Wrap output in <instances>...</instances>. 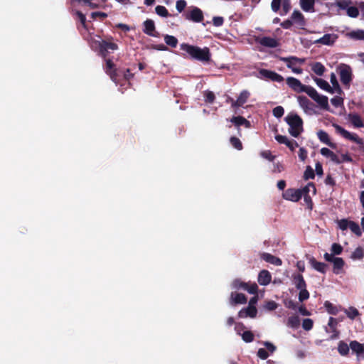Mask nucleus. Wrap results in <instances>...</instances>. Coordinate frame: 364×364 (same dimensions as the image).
Instances as JSON below:
<instances>
[{"instance_id":"obj_1","label":"nucleus","mask_w":364,"mask_h":364,"mask_svg":"<svg viewBox=\"0 0 364 364\" xmlns=\"http://www.w3.org/2000/svg\"><path fill=\"white\" fill-rule=\"evenodd\" d=\"M181 50L186 52L192 58L202 63H209L211 60V53L208 47L203 48L188 43L181 44Z\"/></svg>"},{"instance_id":"obj_2","label":"nucleus","mask_w":364,"mask_h":364,"mask_svg":"<svg viewBox=\"0 0 364 364\" xmlns=\"http://www.w3.org/2000/svg\"><path fill=\"white\" fill-rule=\"evenodd\" d=\"M284 120L289 126V132L292 136L298 137L304 131L303 120L297 114L290 113Z\"/></svg>"},{"instance_id":"obj_3","label":"nucleus","mask_w":364,"mask_h":364,"mask_svg":"<svg viewBox=\"0 0 364 364\" xmlns=\"http://www.w3.org/2000/svg\"><path fill=\"white\" fill-rule=\"evenodd\" d=\"M99 53L100 55L107 58L110 53L118 49V45L113 41L112 37L102 39L98 42Z\"/></svg>"},{"instance_id":"obj_4","label":"nucleus","mask_w":364,"mask_h":364,"mask_svg":"<svg viewBox=\"0 0 364 364\" xmlns=\"http://www.w3.org/2000/svg\"><path fill=\"white\" fill-rule=\"evenodd\" d=\"M333 127L335 128L336 132L341 135L343 138L353 141L358 145H362L363 144V139L360 138L356 134L349 132L337 124H333Z\"/></svg>"},{"instance_id":"obj_5","label":"nucleus","mask_w":364,"mask_h":364,"mask_svg":"<svg viewBox=\"0 0 364 364\" xmlns=\"http://www.w3.org/2000/svg\"><path fill=\"white\" fill-rule=\"evenodd\" d=\"M106 59V65L105 68V72L108 74L114 82H117L119 80V77L120 76L119 70L115 68V65L112 62V60L109 58Z\"/></svg>"},{"instance_id":"obj_6","label":"nucleus","mask_w":364,"mask_h":364,"mask_svg":"<svg viewBox=\"0 0 364 364\" xmlns=\"http://www.w3.org/2000/svg\"><path fill=\"white\" fill-rule=\"evenodd\" d=\"M339 75L341 82L344 85L349 87L352 80V70L350 67L347 65H343V66L340 68Z\"/></svg>"},{"instance_id":"obj_7","label":"nucleus","mask_w":364,"mask_h":364,"mask_svg":"<svg viewBox=\"0 0 364 364\" xmlns=\"http://www.w3.org/2000/svg\"><path fill=\"white\" fill-rule=\"evenodd\" d=\"M203 11L198 7H193L191 11L186 14V19L195 23H200L203 21Z\"/></svg>"},{"instance_id":"obj_8","label":"nucleus","mask_w":364,"mask_h":364,"mask_svg":"<svg viewBox=\"0 0 364 364\" xmlns=\"http://www.w3.org/2000/svg\"><path fill=\"white\" fill-rule=\"evenodd\" d=\"M255 41L261 46L269 48H274L279 46V43L276 38L268 36H258L255 38Z\"/></svg>"},{"instance_id":"obj_9","label":"nucleus","mask_w":364,"mask_h":364,"mask_svg":"<svg viewBox=\"0 0 364 364\" xmlns=\"http://www.w3.org/2000/svg\"><path fill=\"white\" fill-rule=\"evenodd\" d=\"M350 347L353 354H355L358 360L364 359V343H360L357 341H351Z\"/></svg>"},{"instance_id":"obj_10","label":"nucleus","mask_w":364,"mask_h":364,"mask_svg":"<svg viewBox=\"0 0 364 364\" xmlns=\"http://www.w3.org/2000/svg\"><path fill=\"white\" fill-rule=\"evenodd\" d=\"M300 192L299 189L288 188L283 193L282 196L285 200L297 202L301 198Z\"/></svg>"},{"instance_id":"obj_11","label":"nucleus","mask_w":364,"mask_h":364,"mask_svg":"<svg viewBox=\"0 0 364 364\" xmlns=\"http://www.w3.org/2000/svg\"><path fill=\"white\" fill-rule=\"evenodd\" d=\"M277 141L281 144H285L291 151L299 146L298 143L294 139H289L286 136L277 134L275 136Z\"/></svg>"},{"instance_id":"obj_12","label":"nucleus","mask_w":364,"mask_h":364,"mask_svg":"<svg viewBox=\"0 0 364 364\" xmlns=\"http://www.w3.org/2000/svg\"><path fill=\"white\" fill-rule=\"evenodd\" d=\"M250 97V92L247 90H243L240 92L239 97L237 100H234L232 98H230V101L231 102L232 107H242L245 103L247 102L248 98Z\"/></svg>"},{"instance_id":"obj_13","label":"nucleus","mask_w":364,"mask_h":364,"mask_svg":"<svg viewBox=\"0 0 364 364\" xmlns=\"http://www.w3.org/2000/svg\"><path fill=\"white\" fill-rule=\"evenodd\" d=\"M286 82L288 86L294 91L298 93L302 92L301 90H303L305 85H303L298 79L294 77H289L287 78Z\"/></svg>"},{"instance_id":"obj_14","label":"nucleus","mask_w":364,"mask_h":364,"mask_svg":"<svg viewBox=\"0 0 364 364\" xmlns=\"http://www.w3.org/2000/svg\"><path fill=\"white\" fill-rule=\"evenodd\" d=\"M143 25H144L143 32L145 34L150 36H154V37L156 36V32L155 31L156 30L155 23L153 20L148 18L145 21H144Z\"/></svg>"},{"instance_id":"obj_15","label":"nucleus","mask_w":364,"mask_h":364,"mask_svg":"<svg viewBox=\"0 0 364 364\" xmlns=\"http://www.w3.org/2000/svg\"><path fill=\"white\" fill-rule=\"evenodd\" d=\"M260 258L265 262L276 266H281L282 264V261L280 258L275 257L270 253L263 252L260 255Z\"/></svg>"},{"instance_id":"obj_16","label":"nucleus","mask_w":364,"mask_h":364,"mask_svg":"<svg viewBox=\"0 0 364 364\" xmlns=\"http://www.w3.org/2000/svg\"><path fill=\"white\" fill-rule=\"evenodd\" d=\"M280 60L286 63L287 67L291 70L297 63L302 64L305 61L304 58H299L296 56L281 57Z\"/></svg>"},{"instance_id":"obj_17","label":"nucleus","mask_w":364,"mask_h":364,"mask_svg":"<svg viewBox=\"0 0 364 364\" xmlns=\"http://www.w3.org/2000/svg\"><path fill=\"white\" fill-rule=\"evenodd\" d=\"M247 297L244 294L242 293H234L232 292L230 295V304H244L247 303Z\"/></svg>"},{"instance_id":"obj_18","label":"nucleus","mask_w":364,"mask_h":364,"mask_svg":"<svg viewBox=\"0 0 364 364\" xmlns=\"http://www.w3.org/2000/svg\"><path fill=\"white\" fill-rule=\"evenodd\" d=\"M272 276L268 270H262L258 275V283L260 285L266 286L271 282Z\"/></svg>"},{"instance_id":"obj_19","label":"nucleus","mask_w":364,"mask_h":364,"mask_svg":"<svg viewBox=\"0 0 364 364\" xmlns=\"http://www.w3.org/2000/svg\"><path fill=\"white\" fill-rule=\"evenodd\" d=\"M317 136L318 139L323 144L328 145L331 149H336V144L331 141L329 136L327 132L323 130H319L317 132Z\"/></svg>"},{"instance_id":"obj_20","label":"nucleus","mask_w":364,"mask_h":364,"mask_svg":"<svg viewBox=\"0 0 364 364\" xmlns=\"http://www.w3.org/2000/svg\"><path fill=\"white\" fill-rule=\"evenodd\" d=\"M309 264L316 271L325 274L327 269V264L324 262H318L314 257L309 259Z\"/></svg>"},{"instance_id":"obj_21","label":"nucleus","mask_w":364,"mask_h":364,"mask_svg":"<svg viewBox=\"0 0 364 364\" xmlns=\"http://www.w3.org/2000/svg\"><path fill=\"white\" fill-rule=\"evenodd\" d=\"M348 119L355 128L364 127V123L360 116L356 113H349L348 114Z\"/></svg>"},{"instance_id":"obj_22","label":"nucleus","mask_w":364,"mask_h":364,"mask_svg":"<svg viewBox=\"0 0 364 364\" xmlns=\"http://www.w3.org/2000/svg\"><path fill=\"white\" fill-rule=\"evenodd\" d=\"M292 22L296 23L298 26L303 27L306 25V21L304 15L297 10L294 11L291 16Z\"/></svg>"},{"instance_id":"obj_23","label":"nucleus","mask_w":364,"mask_h":364,"mask_svg":"<svg viewBox=\"0 0 364 364\" xmlns=\"http://www.w3.org/2000/svg\"><path fill=\"white\" fill-rule=\"evenodd\" d=\"M336 37L335 35L327 33L323 35L319 39L315 41V43L331 46L335 42Z\"/></svg>"},{"instance_id":"obj_24","label":"nucleus","mask_w":364,"mask_h":364,"mask_svg":"<svg viewBox=\"0 0 364 364\" xmlns=\"http://www.w3.org/2000/svg\"><path fill=\"white\" fill-rule=\"evenodd\" d=\"M292 278H293V283L297 289L301 290V289L306 288V283L302 274H293Z\"/></svg>"},{"instance_id":"obj_25","label":"nucleus","mask_w":364,"mask_h":364,"mask_svg":"<svg viewBox=\"0 0 364 364\" xmlns=\"http://www.w3.org/2000/svg\"><path fill=\"white\" fill-rule=\"evenodd\" d=\"M230 122L237 127L245 126L247 128H250L251 126L250 121L242 116L232 117Z\"/></svg>"},{"instance_id":"obj_26","label":"nucleus","mask_w":364,"mask_h":364,"mask_svg":"<svg viewBox=\"0 0 364 364\" xmlns=\"http://www.w3.org/2000/svg\"><path fill=\"white\" fill-rule=\"evenodd\" d=\"M315 0H300V6L306 12H315Z\"/></svg>"},{"instance_id":"obj_27","label":"nucleus","mask_w":364,"mask_h":364,"mask_svg":"<svg viewBox=\"0 0 364 364\" xmlns=\"http://www.w3.org/2000/svg\"><path fill=\"white\" fill-rule=\"evenodd\" d=\"M320 152L323 156L330 158L333 162L339 164V157L329 149L323 147Z\"/></svg>"},{"instance_id":"obj_28","label":"nucleus","mask_w":364,"mask_h":364,"mask_svg":"<svg viewBox=\"0 0 364 364\" xmlns=\"http://www.w3.org/2000/svg\"><path fill=\"white\" fill-rule=\"evenodd\" d=\"M333 272L336 274H339L345 265V262L341 257H336L333 262Z\"/></svg>"},{"instance_id":"obj_29","label":"nucleus","mask_w":364,"mask_h":364,"mask_svg":"<svg viewBox=\"0 0 364 364\" xmlns=\"http://www.w3.org/2000/svg\"><path fill=\"white\" fill-rule=\"evenodd\" d=\"M316 85L322 90L330 92L331 94L333 93V89L330 86L328 82L323 79L316 77L314 79Z\"/></svg>"},{"instance_id":"obj_30","label":"nucleus","mask_w":364,"mask_h":364,"mask_svg":"<svg viewBox=\"0 0 364 364\" xmlns=\"http://www.w3.org/2000/svg\"><path fill=\"white\" fill-rule=\"evenodd\" d=\"M338 352L342 356H347L350 349V344L348 345L345 341H340L338 343Z\"/></svg>"},{"instance_id":"obj_31","label":"nucleus","mask_w":364,"mask_h":364,"mask_svg":"<svg viewBox=\"0 0 364 364\" xmlns=\"http://www.w3.org/2000/svg\"><path fill=\"white\" fill-rule=\"evenodd\" d=\"M311 70L317 75L321 76L323 75L326 68L321 63L316 62L311 65Z\"/></svg>"},{"instance_id":"obj_32","label":"nucleus","mask_w":364,"mask_h":364,"mask_svg":"<svg viewBox=\"0 0 364 364\" xmlns=\"http://www.w3.org/2000/svg\"><path fill=\"white\" fill-rule=\"evenodd\" d=\"M315 102H316L321 107H322L324 109H328V99L326 96L324 95H320L319 94L317 95V97L314 100Z\"/></svg>"},{"instance_id":"obj_33","label":"nucleus","mask_w":364,"mask_h":364,"mask_svg":"<svg viewBox=\"0 0 364 364\" xmlns=\"http://www.w3.org/2000/svg\"><path fill=\"white\" fill-rule=\"evenodd\" d=\"M330 81L332 84V88L333 89V92H336L338 94L341 95L343 91L340 87V85L337 80L336 75L332 73L330 76Z\"/></svg>"},{"instance_id":"obj_34","label":"nucleus","mask_w":364,"mask_h":364,"mask_svg":"<svg viewBox=\"0 0 364 364\" xmlns=\"http://www.w3.org/2000/svg\"><path fill=\"white\" fill-rule=\"evenodd\" d=\"M300 325V319L299 317L296 315L291 316L288 318L287 320V326L293 328H297Z\"/></svg>"},{"instance_id":"obj_35","label":"nucleus","mask_w":364,"mask_h":364,"mask_svg":"<svg viewBox=\"0 0 364 364\" xmlns=\"http://www.w3.org/2000/svg\"><path fill=\"white\" fill-rule=\"evenodd\" d=\"M335 6L340 10H346L348 7L353 4L351 0H335Z\"/></svg>"},{"instance_id":"obj_36","label":"nucleus","mask_w":364,"mask_h":364,"mask_svg":"<svg viewBox=\"0 0 364 364\" xmlns=\"http://www.w3.org/2000/svg\"><path fill=\"white\" fill-rule=\"evenodd\" d=\"M364 257V250L361 247H358L351 254L350 258L353 260H360Z\"/></svg>"},{"instance_id":"obj_37","label":"nucleus","mask_w":364,"mask_h":364,"mask_svg":"<svg viewBox=\"0 0 364 364\" xmlns=\"http://www.w3.org/2000/svg\"><path fill=\"white\" fill-rule=\"evenodd\" d=\"M301 90L302 92H306L313 100L318 95L317 91L311 86L304 85V87Z\"/></svg>"},{"instance_id":"obj_38","label":"nucleus","mask_w":364,"mask_h":364,"mask_svg":"<svg viewBox=\"0 0 364 364\" xmlns=\"http://www.w3.org/2000/svg\"><path fill=\"white\" fill-rule=\"evenodd\" d=\"M164 41L168 46L172 48H176L177 46L178 39L173 36L166 35L164 36Z\"/></svg>"},{"instance_id":"obj_39","label":"nucleus","mask_w":364,"mask_h":364,"mask_svg":"<svg viewBox=\"0 0 364 364\" xmlns=\"http://www.w3.org/2000/svg\"><path fill=\"white\" fill-rule=\"evenodd\" d=\"M155 11H156V14L159 15V16L164 17V18L169 16V13L167 9L164 6H161V5L156 6L155 8Z\"/></svg>"},{"instance_id":"obj_40","label":"nucleus","mask_w":364,"mask_h":364,"mask_svg":"<svg viewBox=\"0 0 364 364\" xmlns=\"http://www.w3.org/2000/svg\"><path fill=\"white\" fill-rule=\"evenodd\" d=\"M348 228L358 237H360L362 235V232L360 230V226L358 223L354 221H350Z\"/></svg>"},{"instance_id":"obj_41","label":"nucleus","mask_w":364,"mask_h":364,"mask_svg":"<svg viewBox=\"0 0 364 364\" xmlns=\"http://www.w3.org/2000/svg\"><path fill=\"white\" fill-rule=\"evenodd\" d=\"M242 339L245 343H251L255 339L254 333L250 331H245L242 334Z\"/></svg>"},{"instance_id":"obj_42","label":"nucleus","mask_w":364,"mask_h":364,"mask_svg":"<svg viewBox=\"0 0 364 364\" xmlns=\"http://www.w3.org/2000/svg\"><path fill=\"white\" fill-rule=\"evenodd\" d=\"M247 284L245 282L241 281L239 279H235L232 283V287L235 289H243L245 290L246 287H247Z\"/></svg>"},{"instance_id":"obj_43","label":"nucleus","mask_w":364,"mask_h":364,"mask_svg":"<svg viewBox=\"0 0 364 364\" xmlns=\"http://www.w3.org/2000/svg\"><path fill=\"white\" fill-rule=\"evenodd\" d=\"M346 14L351 18H357L359 15V10L356 6L350 5L346 10Z\"/></svg>"},{"instance_id":"obj_44","label":"nucleus","mask_w":364,"mask_h":364,"mask_svg":"<svg viewBox=\"0 0 364 364\" xmlns=\"http://www.w3.org/2000/svg\"><path fill=\"white\" fill-rule=\"evenodd\" d=\"M231 145L237 150H242L243 146L241 141L236 136H231L230 139Z\"/></svg>"},{"instance_id":"obj_45","label":"nucleus","mask_w":364,"mask_h":364,"mask_svg":"<svg viewBox=\"0 0 364 364\" xmlns=\"http://www.w3.org/2000/svg\"><path fill=\"white\" fill-rule=\"evenodd\" d=\"M350 36L354 40H363L364 41V30L353 31L350 33Z\"/></svg>"},{"instance_id":"obj_46","label":"nucleus","mask_w":364,"mask_h":364,"mask_svg":"<svg viewBox=\"0 0 364 364\" xmlns=\"http://www.w3.org/2000/svg\"><path fill=\"white\" fill-rule=\"evenodd\" d=\"M345 312L347 316L350 319H355V318L360 314L358 310L353 306L349 307Z\"/></svg>"},{"instance_id":"obj_47","label":"nucleus","mask_w":364,"mask_h":364,"mask_svg":"<svg viewBox=\"0 0 364 364\" xmlns=\"http://www.w3.org/2000/svg\"><path fill=\"white\" fill-rule=\"evenodd\" d=\"M315 177V173H314V171L313 170V168L310 166H306V168L304 173V179L307 181L309 179H314Z\"/></svg>"},{"instance_id":"obj_48","label":"nucleus","mask_w":364,"mask_h":364,"mask_svg":"<svg viewBox=\"0 0 364 364\" xmlns=\"http://www.w3.org/2000/svg\"><path fill=\"white\" fill-rule=\"evenodd\" d=\"M310 187H311L314 190V193H316V187L314 183L310 182L306 186H304L303 188L299 189L301 193V196H304L306 194H309L310 191Z\"/></svg>"},{"instance_id":"obj_49","label":"nucleus","mask_w":364,"mask_h":364,"mask_svg":"<svg viewBox=\"0 0 364 364\" xmlns=\"http://www.w3.org/2000/svg\"><path fill=\"white\" fill-rule=\"evenodd\" d=\"M324 306L326 309L327 311L332 315H336L338 314V309L336 306H335L333 304H331L330 301H326L324 303Z\"/></svg>"},{"instance_id":"obj_50","label":"nucleus","mask_w":364,"mask_h":364,"mask_svg":"<svg viewBox=\"0 0 364 364\" xmlns=\"http://www.w3.org/2000/svg\"><path fill=\"white\" fill-rule=\"evenodd\" d=\"M343 250V247L338 243H333L331 248V251L333 255H341Z\"/></svg>"},{"instance_id":"obj_51","label":"nucleus","mask_w":364,"mask_h":364,"mask_svg":"<svg viewBox=\"0 0 364 364\" xmlns=\"http://www.w3.org/2000/svg\"><path fill=\"white\" fill-rule=\"evenodd\" d=\"M247 316L250 318H255L257 314V310L255 306H248L247 308H244Z\"/></svg>"},{"instance_id":"obj_52","label":"nucleus","mask_w":364,"mask_h":364,"mask_svg":"<svg viewBox=\"0 0 364 364\" xmlns=\"http://www.w3.org/2000/svg\"><path fill=\"white\" fill-rule=\"evenodd\" d=\"M313 326H314V322H313L312 319H311V318H305V319L303 320L302 328L305 331H310L311 329H312Z\"/></svg>"},{"instance_id":"obj_53","label":"nucleus","mask_w":364,"mask_h":364,"mask_svg":"<svg viewBox=\"0 0 364 364\" xmlns=\"http://www.w3.org/2000/svg\"><path fill=\"white\" fill-rule=\"evenodd\" d=\"M205 101L207 103H213L215 100V94L212 91H206L204 93Z\"/></svg>"},{"instance_id":"obj_54","label":"nucleus","mask_w":364,"mask_h":364,"mask_svg":"<svg viewBox=\"0 0 364 364\" xmlns=\"http://www.w3.org/2000/svg\"><path fill=\"white\" fill-rule=\"evenodd\" d=\"M309 298V292L306 289H301L299 294V300L301 302L307 300Z\"/></svg>"},{"instance_id":"obj_55","label":"nucleus","mask_w":364,"mask_h":364,"mask_svg":"<svg viewBox=\"0 0 364 364\" xmlns=\"http://www.w3.org/2000/svg\"><path fill=\"white\" fill-rule=\"evenodd\" d=\"M75 14L76 16H77V18H79V21L81 23L82 27L85 28V29H87V24H86V16L85 14H83L81 11H77L75 12Z\"/></svg>"},{"instance_id":"obj_56","label":"nucleus","mask_w":364,"mask_h":364,"mask_svg":"<svg viewBox=\"0 0 364 364\" xmlns=\"http://www.w3.org/2000/svg\"><path fill=\"white\" fill-rule=\"evenodd\" d=\"M284 109L282 106H277L272 110L273 115L277 118H280L284 115Z\"/></svg>"},{"instance_id":"obj_57","label":"nucleus","mask_w":364,"mask_h":364,"mask_svg":"<svg viewBox=\"0 0 364 364\" xmlns=\"http://www.w3.org/2000/svg\"><path fill=\"white\" fill-rule=\"evenodd\" d=\"M283 0H272L271 3V8L274 12H278L282 6Z\"/></svg>"},{"instance_id":"obj_58","label":"nucleus","mask_w":364,"mask_h":364,"mask_svg":"<svg viewBox=\"0 0 364 364\" xmlns=\"http://www.w3.org/2000/svg\"><path fill=\"white\" fill-rule=\"evenodd\" d=\"M119 74L120 76H122L124 80H129L130 79L133 78L134 74L131 73L130 70L129 68L126 69L124 71L119 70Z\"/></svg>"},{"instance_id":"obj_59","label":"nucleus","mask_w":364,"mask_h":364,"mask_svg":"<svg viewBox=\"0 0 364 364\" xmlns=\"http://www.w3.org/2000/svg\"><path fill=\"white\" fill-rule=\"evenodd\" d=\"M297 99L299 103L303 107H308L309 105L310 104L309 100L306 96L300 95Z\"/></svg>"},{"instance_id":"obj_60","label":"nucleus","mask_w":364,"mask_h":364,"mask_svg":"<svg viewBox=\"0 0 364 364\" xmlns=\"http://www.w3.org/2000/svg\"><path fill=\"white\" fill-rule=\"evenodd\" d=\"M245 290L247 291V292H249L250 294H257V292L258 287L256 283H252V284L248 283L247 287H246Z\"/></svg>"},{"instance_id":"obj_61","label":"nucleus","mask_w":364,"mask_h":364,"mask_svg":"<svg viewBox=\"0 0 364 364\" xmlns=\"http://www.w3.org/2000/svg\"><path fill=\"white\" fill-rule=\"evenodd\" d=\"M260 156L269 160V161H273L275 159V156L272 155L271 151L269 150L263 151L260 153Z\"/></svg>"},{"instance_id":"obj_62","label":"nucleus","mask_w":364,"mask_h":364,"mask_svg":"<svg viewBox=\"0 0 364 364\" xmlns=\"http://www.w3.org/2000/svg\"><path fill=\"white\" fill-rule=\"evenodd\" d=\"M331 104L336 107H338L340 106H341L343 103V100L342 97H338V96H336L333 98H331Z\"/></svg>"},{"instance_id":"obj_63","label":"nucleus","mask_w":364,"mask_h":364,"mask_svg":"<svg viewBox=\"0 0 364 364\" xmlns=\"http://www.w3.org/2000/svg\"><path fill=\"white\" fill-rule=\"evenodd\" d=\"M186 5L187 4L185 0H178L176 4V8L181 13L185 9Z\"/></svg>"},{"instance_id":"obj_64","label":"nucleus","mask_w":364,"mask_h":364,"mask_svg":"<svg viewBox=\"0 0 364 364\" xmlns=\"http://www.w3.org/2000/svg\"><path fill=\"white\" fill-rule=\"evenodd\" d=\"M282 6L283 14H287L291 9L290 1L289 0H283Z\"/></svg>"}]
</instances>
